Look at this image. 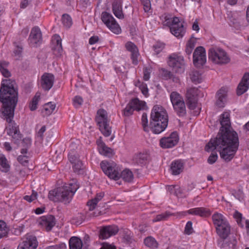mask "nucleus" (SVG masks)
<instances>
[{
    "instance_id": "1",
    "label": "nucleus",
    "mask_w": 249,
    "mask_h": 249,
    "mask_svg": "<svg viewBox=\"0 0 249 249\" xmlns=\"http://www.w3.org/2000/svg\"><path fill=\"white\" fill-rule=\"evenodd\" d=\"M221 127L214 139H212L205 146L207 152L215 149L219 151L220 157L226 161H230L234 156L239 146L237 133L229 130L230 113L224 112L220 117Z\"/></svg>"
},
{
    "instance_id": "2",
    "label": "nucleus",
    "mask_w": 249,
    "mask_h": 249,
    "mask_svg": "<svg viewBox=\"0 0 249 249\" xmlns=\"http://www.w3.org/2000/svg\"><path fill=\"white\" fill-rule=\"evenodd\" d=\"M15 84V82L10 79L2 80L0 89V100L3 105L2 113L8 123L6 128V132L12 137L15 143H18L21 140L22 136L18 126L12 120L18 102V92Z\"/></svg>"
},
{
    "instance_id": "3",
    "label": "nucleus",
    "mask_w": 249,
    "mask_h": 249,
    "mask_svg": "<svg viewBox=\"0 0 249 249\" xmlns=\"http://www.w3.org/2000/svg\"><path fill=\"white\" fill-rule=\"evenodd\" d=\"M79 188L77 181L72 179L68 184L49 192L48 197L53 201H60L65 203H69Z\"/></svg>"
},
{
    "instance_id": "4",
    "label": "nucleus",
    "mask_w": 249,
    "mask_h": 249,
    "mask_svg": "<svg viewBox=\"0 0 249 249\" xmlns=\"http://www.w3.org/2000/svg\"><path fill=\"white\" fill-rule=\"evenodd\" d=\"M168 115L165 109L161 106L156 105L151 113L150 126L153 133L160 134L168 125Z\"/></svg>"
},
{
    "instance_id": "5",
    "label": "nucleus",
    "mask_w": 249,
    "mask_h": 249,
    "mask_svg": "<svg viewBox=\"0 0 249 249\" xmlns=\"http://www.w3.org/2000/svg\"><path fill=\"white\" fill-rule=\"evenodd\" d=\"M218 235L226 239L230 233V227L226 218L221 213H215L212 216Z\"/></svg>"
},
{
    "instance_id": "6",
    "label": "nucleus",
    "mask_w": 249,
    "mask_h": 249,
    "mask_svg": "<svg viewBox=\"0 0 249 249\" xmlns=\"http://www.w3.org/2000/svg\"><path fill=\"white\" fill-rule=\"evenodd\" d=\"M100 166L105 174L110 178L117 180L121 178L122 167L115 162L103 160L101 162Z\"/></svg>"
},
{
    "instance_id": "7",
    "label": "nucleus",
    "mask_w": 249,
    "mask_h": 249,
    "mask_svg": "<svg viewBox=\"0 0 249 249\" xmlns=\"http://www.w3.org/2000/svg\"><path fill=\"white\" fill-rule=\"evenodd\" d=\"M165 24L169 27L171 34L176 37L181 38L184 36L185 28L183 21L179 18L174 17L168 18L166 20Z\"/></svg>"
},
{
    "instance_id": "8",
    "label": "nucleus",
    "mask_w": 249,
    "mask_h": 249,
    "mask_svg": "<svg viewBox=\"0 0 249 249\" xmlns=\"http://www.w3.org/2000/svg\"><path fill=\"white\" fill-rule=\"evenodd\" d=\"M167 64L175 73L181 74L185 71L184 59L179 53H174L170 55Z\"/></svg>"
},
{
    "instance_id": "9",
    "label": "nucleus",
    "mask_w": 249,
    "mask_h": 249,
    "mask_svg": "<svg viewBox=\"0 0 249 249\" xmlns=\"http://www.w3.org/2000/svg\"><path fill=\"white\" fill-rule=\"evenodd\" d=\"M208 55L209 59L216 64H226L230 61L227 53L219 48L211 49Z\"/></svg>"
},
{
    "instance_id": "10",
    "label": "nucleus",
    "mask_w": 249,
    "mask_h": 249,
    "mask_svg": "<svg viewBox=\"0 0 249 249\" xmlns=\"http://www.w3.org/2000/svg\"><path fill=\"white\" fill-rule=\"evenodd\" d=\"M170 99L175 111L179 116H183L186 113V107L181 95L176 91L171 93Z\"/></svg>"
},
{
    "instance_id": "11",
    "label": "nucleus",
    "mask_w": 249,
    "mask_h": 249,
    "mask_svg": "<svg viewBox=\"0 0 249 249\" xmlns=\"http://www.w3.org/2000/svg\"><path fill=\"white\" fill-rule=\"evenodd\" d=\"M179 137L176 131L166 134L162 137L159 142L160 146L163 149L172 148L177 145L179 142Z\"/></svg>"
},
{
    "instance_id": "12",
    "label": "nucleus",
    "mask_w": 249,
    "mask_h": 249,
    "mask_svg": "<svg viewBox=\"0 0 249 249\" xmlns=\"http://www.w3.org/2000/svg\"><path fill=\"white\" fill-rule=\"evenodd\" d=\"M147 106L144 101L140 100L138 98L131 100L127 105L123 111V114L129 116L132 114L134 110L139 111L146 109Z\"/></svg>"
},
{
    "instance_id": "13",
    "label": "nucleus",
    "mask_w": 249,
    "mask_h": 249,
    "mask_svg": "<svg viewBox=\"0 0 249 249\" xmlns=\"http://www.w3.org/2000/svg\"><path fill=\"white\" fill-rule=\"evenodd\" d=\"M101 19L112 32L116 34L121 33V27L111 14L106 12H103Z\"/></svg>"
},
{
    "instance_id": "14",
    "label": "nucleus",
    "mask_w": 249,
    "mask_h": 249,
    "mask_svg": "<svg viewBox=\"0 0 249 249\" xmlns=\"http://www.w3.org/2000/svg\"><path fill=\"white\" fill-rule=\"evenodd\" d=\"M206 53L205 48L202 46L196 48L193 53V63L197 68L203 66L206 62Z\"/></svg>"
},
{
    "instance_id": "15",
    "label": "nucleus",
    "mask_w": 249,
    "mask_h": 249,
    "mask_svg": "<svg viewBox=\"0 0 249 249\" xmlns=\"http://www.w3.org/2000/svg\"><path fill=\"white\" fill-rule=\"evenodd\" d=\"M198 93L199 90L196 88L190 87L187 89L185 97L187 104L190 109H194L196 107Z\"/></svg>"
},
{
    "instance_id": "16",
    "label": "nucleus",
    "mask_w": 249,
    "mask_h": 249,
    "mask_svg": "<svg viewBox=\"0 0 249 249\" xmlns=\"http://www.w3.org/2000/svg\"><path fill=\"white\" fill-rule=\"evenodd\" d=\"M118 231V227L115 225L103 227L100 229L99 237L103 239H107L116 234Z\"/></svg>"
},
{
    "instance_id": "17",
    "label": "nucleus",
    "mask_w": 249,
    "mask_h": 249,
    "mask_svg": "<svg viewBox=\"0 0 249 249\" xmlns=\"http://www.w3.org/2000/svg\"><path fill=\"white\" fill-rule=\"evenodd\" d=\"M54 81V77L52 74L45 73L41 77L40 84L43 89L49 90L52 88Z\"/></svg>"
},
{
    "instance_id": "18",
    "label": "nucleus",
    "mask_w": 249,
    "mask_h": 249,
    "mask_svg": "<svg viewBox=\"0 0 249 249\" xmlns=\"http://www.w3.org/2000/svg\"><path fill=\"white\" fill-rule=\"evenodd\" d=\"M187 213L202 217H207L210 215L211 212L206 208L197 207L191 209L186 212H181V216L185 215Z\"/></svg>"
},
{
    "instance_id": "19",
    "label": "nucleus",
    "mask_w": 249,
    "mask_h": 249,
    "mask_svg": "<svg viewBox=\"0 0 249 249\" xmlns=\"http://www.w3.org/2000/svg\"><path fill=\"white\" fill-rule=\"evenodd\" d=\"M228 89L222 88L217 92L216 94V105L219 107H224L227 101Z\"/></svg>"
},
{
    "instance_id": "20",
    "label": "nucleus",
    "mask_w": 249,
    "mask_h": 249,
    "mask_svg": "<svg viewBox=\"0 0 249 249\" xmlns=\"http://www.w3.org/2000/svg\"><path fill=\"white\" fill-rule=\"evenodd\" d=\"M96 142L100 154L107 157H112L114 154V150L107 146L101 139L97 140Z\"/></svg>"
},
{
    "instance_id": "21",
    "label": "nucleus",
    "mask_w": 249,
    "mask_h": 249,
    "mask_svg": "<svg viewBox=\"0 0 249 249\" xmlns=\"http://www.w3.org/2000/svg\"><path fill=\"white\" fill-rule=\"evenodd\" d=\"M249 88V73L246 72L239 84L237 89V94L241 95L246 92Z\"/></svg>"
},
{
    "instance_id": "22",
    "label": "nucleus",
    "mask_w": 249,
    "mask_h": 249,
    "mask_svg": "<svg viewBox=\"0 0 249 249\" xmlns=\"http://www.w3.org/2000/svg\"><path fill=\"white\" fill-rule=\"evenodd\" d=\"M38 224L45 228L47 231H50L55 225L54 218L53 216H42L38 220Z\"/></svg>"
},
{
    "instance_id": "23",
    "label": "nucleus",
    "mask_w": 249,
    "mask_h": 249,
    "mask_svg": "<svg viewBox=\"0 0 249 249\" xmlns=\"http://www.w3.org/2000/svg\"><path fill=\"white\" fill-rule=\"evenodd\" d=\"M52 49L55 55L59 56L62 53L61 39L59 36L54 35L52 39Z\"/></svg>"
},
{
    "instance_id": "24",
    "label": "nucleus",
    "mask_w": 249,
    "mask_h": 249,
    "mask_svg": "<svg viewBox=\"0 0 249 249\" xmlns=\"http://www.w3.org/2000/svg\"><path fill=\"white\" fill-rule=\"evenodd\" d=\"M184 168V162L181 160H176L172 162L170 171L172 174L178 175L181 173Z\"/></svg>"
},
{
    "instance_id": "25",
    "label": "nucleus",
    "mask_w": 249,
    "mask_h": 249,
    "mask_svg": "<svg viewBox=\"0 0 249 249\" xmlns=\"http://www.w3.org/2000/svg\"><path fill=\"white\" fill-rule=\"evenodd\" d=\"M126 49L131 53V59L134 65H137L138 63V56L139 53L138 49L136 46L131 42H128L125 44Z\"/></svg>"
},
{
    "instance_id": "26",
    "label": "nucleus",
    "mask_w": 249,
    "mask_h": 249,
    "mask_svg": "<svg viewBox=\"0 0 249 249\" xmlns=\"http://www.w3.org/2000/svg\"><path fill=\"white\" fill-rule=\"evenodd\" d=\"M21 155L17 158L18 161L23 166H27L30 160V153L27 148H22L20 150Z\"/></svg>"
},
{
    "instance_id": "27",
    "label": "nucleus",
    "mask_w": 249,
    "mask_h": 249,
    "mask_svg": "<svg viewBox=\"0 0 249 249\" xmlns=\"http://www.w3.org/2000/svg\"><path fill=\"white\" fill-rule=\"evenodd\" d=\"M42 42V34L40 29L35 27L32 29V46H37Z\"/></svg>"
},
{
    "instance_id": "28",
    "label": "nucleus",
    "mask_w": 249,
    "mask_h": 249,
    "mask_svg": "<svg viewBox=\"0 0 249 249\" xmlns=\"http://www.w3.org/2000/svg\"><path fill=\"white\" fill-rule=\"evenodd\" d=\"M69 159L72 165V168L74 172L79 173L82 169L83 164L77 157L75 155L69 154Z\"/></svg>"
},
{
    "instance_id": "29",
    "label": "nucleus",
    "mask_w": 249,
    "mask_h": 249,
    "mask_svg": "<svg viewBox=\"0 0 249 249\" xmlns=\"http://www.w3.org/2000/svg\"><path fill=\"white\" fill-rule=\"evenodd\" d=\"M112 11L114 15L118 18H124V14L122 12V2L121 0H117L112 4Z\"/></svg>"
},
{
    "instance_id": "30",
    "label": "nucleus",
    "mask_w": 249,
    "mask_h": 249,
    "mask_svg": "<svg viewBox=\"0 0 249 249\" xmlns=\"http://www.w3.org/2000/svg\"><path fill=\"white\" fill-rule=\"evenodd\" d=\"M96 121L98 124L109 123L107 111L102 109L98 110L96 117Z\"/></svg>"
},
{
    "instance_id": "31",
    "label": "nucleus",
    "mask_w": 249,
    "mask_h": 249,
    "mask_svg": "<svg viewBox=\"0 0 249 249\" xmlns=\"http://www.w3.org/2000/svg\"><path fill=\"white\" fill-rule=\"evenodd\" d=\"M104 196L103 192H100L97 194L96 196L88 202V206L90 211L93 210L96 207L98 202L102 199Z\"/></svg>"
},
{
    "instance_id": "32",
    "label": "nucleus",
    "mask_w": 249,
    "mask_h": 249,
    "mask_svg": "<svg viewBox=\"0 0 249 249\" xmlns=\"http://www.w3.org/2000/svg\"><path fill=\"white\" fill-rule=\"evenodd\" d=\"M70 249H82L83 243L81 240L77 237H72L69 241Z\"/></svg>"
},
{
    "instance_id": "33",
    "label": "nucleus",
    "mask_w": 249,
    "mask_h": 249,
    "mask_svg": "<svg viewBox=\"0 0 249 249\" xmlns=\"http://www.w3.org/2000/svg\"><path fill=\"white\" fill-rule=\"evenodd\" d=\"M198 38L194 36L191 37L189 40L187 41L186 45L185 52L186 53L190 55L192 53V51L196 44Z\"/></svg>"
},
{
    "instance_id": "34",
    "label": "nucleus",
    "mask_w": 249,
    "mask_h": 249,
    "mask_svg": "<svg viewBox=\"0 0 249 249\" xmlns=\"http://www.w3.org/2000/svg\"><path fill=\"white\" fill-rule=\"evenodd\" d=\"M56 107V105L52 102L45 104L43 106L42 113L45 115H50L53 113Z\"/></svg>"
},
{
    "instance_id": "35",
    "label": "nucleus",
    "mask_w": 249,
    "mask_h": 249,
    "mask_svg": "<svg viewBox=\"0 0 249 249\" xmlns=\"http://www.w3.org/2000/svg\"><path fill=\"white\" fill-rule=\"evenodd\" d=\"M134 84L136 87L139 88L144 97H148L149 96V90L146 84L138 80L135 82Z\"/></svg>"
},
{
    "instance_id": "36",
    "label": "nucleus",
    "mask_w": 249,
    "mask_h": 249,
    "mask_svg": "<svg viewBox=\"0 0 249 249\" xmlns=\"http://www.w3.org/2000/svg\"><path fill=\"white\" fill-rule=\"evenodd\" d=\"M46 130V127L43 125H38L36 127V143L37 142H39V143L42 140L43 134Z\"/></svg>"
},
{
    "instance_id": "37",
    "label": "nucleus",
    "mask_w": 249,
    "mask_h": 249,
    "mask_svg": "<svg viewBox=\"0 0 249 249\" xmlns=\"http://www.w3.org/2000/svg\"><path fill=\"white\" fill-rule=\"evenodd\" d=\"M121 178H122L125 181L131 182L133 179L132 172L128 169H125L121 172H120Z\"/></svg>"
},
{
    "instance_id": "38",
    "label": "nucleus",
    "mask_w": 249,
    "mask_h": 249,
    "mask_svg": "<svg viewBox=\"0 0 249 249\" xmlns=\"http://www.w3.org/2000/svg\"><path fill=\"white\" fill-rule=\"evenodd\" d=\"M9 63L4 61H0V71L2 75L5 77L11 76L10 72L7 69Z\"/></svg>"
},
{
    "instance_id": "39",
    "label": "nucleus",
    "mask_w": 249,
    "mask_h": 249,
    "mask_svg": "<svg viewBox=\"0 0 249 249\" xmlns=\"http://www.w3.org/2000/svg\"><path fill=\"white\" fill-rule=\"evenodd\" d=\"M31 247V235H27V237L24 238L23 241L20 243L18 249H30Z\"/></svg>"
},
{
    "instance_id": "40",
    "label": "nucleus",
    "mask_w": 249,
    "mask_h": 249,
    "mask_svg": "<svg viewBox=\"0 0 249 249\" xmlns=\"http://www.w3.org/2000/svg\"><path fill=\"white\" fill-rule=\"evenodd\" d=\"M99 129L102 134L106 137L109 136L111 133V128L109 125V123H106L98 124Z\"/></svg>"
},
{
    "instance_id": "41",
    "label": "nucleus",
    "mask_w": 249,
    "mask_h": 249,
    "mask_svg": "<svg viewBox=\"0 0 249 249\" xmlns=\"http://www.w3.org/2000/svg\"><path fill=\"white\" fill-rule=\"evenodd\" d=\"M189 77L191 80L196 84L200 83L202 80L201 75L197 71H191L189 73Z\"/></svg>"
},
{
    "instance_id": "42",
    "label": "nucleus",
    "mask_w": 249,
    "mask_h": 249,
    "mask_svg": "<svg viewBox=\"0 0 249 249\" xmlns=\"http://www.w3.org/2000/svg\"><path fill=\"white\" fill-rule=\"evenodd\" d=\"M144 245L150 248H156L158 247V243L156 240L151 236L146 237L144 240Z\"/></svg>"
},
{
    "instance_id": "43",
    "label": "nucleus",
    "mask_w": 249,
    "mask_h": 249,
    "mask_svg": "<svg viewBox=\"0 0 249 249\" xmlns=\"http://www.w3.org/2000/svg\"><path fill=\"white\" fill-rule=\"evenodd\" d=\"M237 244V240L236 238L232 236L231 238V241L229 243H226L223 245L222 248L224 249H234Z\"/></svg>"
},
{
    "instance_id": "44",
    "label": "nucleus",
    "mask_w": 249,
    "mask_h": 249,
    "mask_svg": "<svg viewBox=\"0 0 249 249\" xmlns=\"http://www.w3.org/2000/svg\"><path fill=\"white\" fill-rule=\"evenodd\" d=\"M0 165L2 171H6L9 168L7 160L3 155L0 156Z\"/></svg>"
},
{
    "instance_id": "45",
    "label": "nucleus",
    "mask_w": 249,
    "mask_h": 249,
    "mask_svg": "<svg viewBox=\"0 0 249 249\" xmlns=\"http://www.w3.org/2000/svg\"><path fill=\"white\" fill-rule=\"evenodd\" d=\"M41 93H36L33 99H32V110H35L37 108L38 104L40 100Z\"/></svg>"
},
{
    "instance_id": "46",
    "label": "nucleus",
    "mask_w": 249,
    "mask_h": 249,
    "mask_svg": "<svg viewBox=\"0 0 249 249\" xmlns=\"http://www.w3.org/2000/svg\"><path fill=\"white\" fill-rule=\"evenodd\" d=\"M7 232L8 229L6 223L3 221H0V238L6 236Z\"/></svg>"
},
{
    "instance_id": "47",
    "label": "nucleus",
    "mask_w": 249,
    "mask_h": 249,
    "mask_svg": "<svg viewBox=\"0 0 249 249\" xmlns=\"http://www.w3.org/2000/svg\"><path fill=\"white\" fill-rule=\"evenodd\" d=\"M22 52V47L21 45H17L13 51V56L16 59H18L21 57Z\"/></svg>"
},
{
    "instance_id": "48",
    "label": "nucleus",
    "mask_w": 249,
    "mask_h": 249,
    "mask_svg": "<svg viewBox=\"0 0 249 249\" xmlns=\"http://www.w3.org/2000/svg\"><path fill=\"white\" fill-rule=\"evenodd\" d=\"M63 25L66 27H70L72 24L71 18L67 14H64L62 18Z\"/></svg>"
},
{
    "instance_id": "49",
    "label": "nucleus",
    "mask_w": 249,
    "mask_h": 249,
    "mask_svg": "<svg viewBox=\"0 0 249 249\" xmlns=\"http://www.w3.org/2000/svg\"><path fill=\"white\" fill-rule=\"evenodd\" d=\"M160 74L161 78L165 80L170 79L172 76L171 72L165 69H161L160 70Z\"/></svg>"
},
{
    "instance_id": "50",
    "label": "nucleus",
    "mask_w": 249,
    "mask_h": 249,
    "mask_svg": "<svg viewBox=\"0 0 249 249\" xmlns=\"http://www.w3.org/2000/svg\"><path fill=\"white\" fill-rule=\"evenodd\" d=\"M143 5L145 12H149L151 8V4L150 0H140Z\"/></svg>"
},
{
    "instance_id": "51",
    "label": "nucleus",
    "mask_w": 249,
    "mask_h": 249,
    "mask_svg": "<svg viewBox=\"0 0 249 249\" xmlns=\"http://www.w3.org/2000/svg\"><path fill=\"white\" fill-rule=\"evenodd\" d=\"M148 119L146 114H143L142 117V123L143 129L145 131H149V127L148 126Z\"/></svg>"
},
{
    "instance_id": "52",
    "label": "nucleus",
    "mask_w": 249,
    "mask_h": 249,
    "mask_svg": "<svg viewBox=\"0 0 249 249\" xmlns=\"http://www.w3.org/2000/svg\"><path fill=\"white\" fill-rule=\"evenodd\" d=\"M82 103L83 99L79 96H76L73 99V105L76 108L79 107L82 104Z\"/></svg>"
},
{
    "instance_id": "53",
    "label": "nucleus",
    "mask_w": 249,
    "mask_h": 249,
    "mask_svg": "<svg viewBox=\"0 0 249 249\" xmlns=\"http://www.w3.org/2000/svg\"><path fill=\"white\" fill-rule=\"evenodd\" d=\"M164 44L161 42H157L153 47L155 52L158 54L162 51L164 48Z\"/></svg>"
},
{
    "instance_id": "54",
    "label": "nucleus",
    "mask_w": 249,
    "mask_h": 249,
    "mask_svg": "<svg viewBox=\"0 0 249 249\" xmlns=\"http://www.w3.org/2000/svg\"><path fill=\"white\" fill-rule=\"evenodd\" d=\"M193 232L192 223L191 221L187 222L185 227V233L187 234H191Z\"/></svg>"
},
{
    "instance_id": "55",
    "label": "nucleus",
    "mask_w": 249,
    "mask_h": 249,
    "mask_svg": "<svg viewBox=\"0 0 249 249\" xmlns=\"http://www.w3.org/2000/svg\"><path fill=\"white\" fill-rule=\"evenodd\" d=\"M217 154L216 153H212L208 159V162L212 164L217 160Z\"/></svg>"
},
{
    "instance_id": "56",
    "label": "nucleus",
    "mask_w": 249,
    "mask_h": 249,
    "mask_svg": "<svg viewBox=\"0 0 249 249\" xmlns=\"http://www.w3.org/2000/svg\"><path fill=\"white\" fill-rule=\"evenodd\" d=\"M151 72V69L150 68H145L143 71V79L145 81H147L150 78V75Z\"/></svg>"
},
{
    "instance_id": "57",
    "label": "nucleus",
    "mask_w": 249,
    "mask_h": 249,
    "mask_svg": "<svg viewBox=\"0 0 249 249\" xmlns=\"http://www.w3.org/2000/svg\"><path fill=\"white\" fill-rule=\"evenodd\" d=\"M100 249H116V248L113 244H110L107 242H103L101 244V247Z\"/></svg>"
},
{
    "instance_id": "58",
    "label": "nucleus",
    "mask_w": 249,
    "mask_h": 249,
    "mask_svg": "<svg viewBox=\"0 0 249 249\" xmlns=\"http://www.w3.org/2000/svg\"><path fill=\"white\" fill-rule=\"evenodd\" d=\"M192 30L196 33H198L200 30L199 25L197 19L193 23Z\"/></svg>"
},
{
    "instance_id": "59",
    "label": "nucleus",
    "mask_w": 249,
    "mask_h": 249,
    "mask_svg": "<svg viewBox=\"0 0 249 249\" xmlns=\"http://www.w3.org/2000/svg\"><path fill=\"white\" fill-rule=\"evenodd\" d=\"M67 246L65 243H61L52 247L51 249H66Z\"/></svg>"
},
{
    "instance_id": "60",
    "label": "nucleus",
    "mask_w": 249,
    "mask_h": 249,
    "mask_svg": "<svg viewBox=\"0 0 249 249\" xmlns=\"http://www.w3.org/2000/svg\"><path fill=\"white\" fill-rule=\"evenodd\" d=\"M99 38L97 36H91L89 39V43L91 45L96 43L98 41Z\"/></svg>"
},
{
    "instance_id": "61",
    "label": "nucleus",
    "mask_w": 249,
    "mask_h": 249,
    "mask_svg": "<svg viewBox=\"0 0 249 249\" xmlns=\"http://www.w3.org/2000/svg\"><path fill=\"white\" fill-rule=\"evenodd\" d=\"M165 216L163 214L158 215L153 220V222H158L164 219Z\"/></svg>"
},
{
    "instance_id": "62",
    "label": "nucleus",
    "mask_w": 249,
    "mask_h": 249,
    "mask_svg": "<svg viewBox=\"0 0 249 249\" xmlns=\"http://www.w3.org/2000/svg\"><path fill=\"white\" fill-rule=\"evenodd\" d=\"M38 246V242L36 237H32V249H36Z\"/></svg>"
},
{
    "instance_id": "63",
    "label": "nucleus",
    "mask_w": 249,
    "mask_h": 249,
    "mask_svg": "<svg viewBox=\"0 0 249 249\" xmlns=\"http://www.w3.org/2000/svg\"><path fill=\"white\" fill-rule=\"evenodd\" d=\"M28 5V0H22L20 3V7L21 8H26Z\"/></svg>"
},
{
    "instance_id": "64",
    "label": "nucleus",
    "mask_w": 249,
    "mask_h": 249,
    "mask_svg": "<svg viewBox=\"0 0 249 249\" xmlns=\"http://www.w3.org/2000/svg\"><path fill=\"white\" fill-rule=\"evenodd\" d=\"M4 146L5 149L8 151H10L12 150V147L10 145V144L8 142H5L4 143Z\"/></svg>"
}]
</instances>
